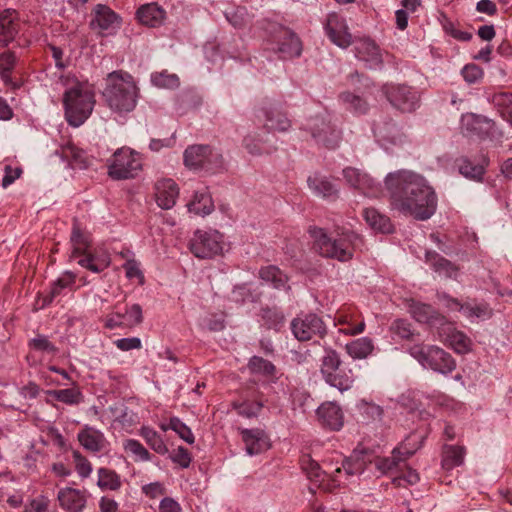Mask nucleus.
<instances>
[{"label":"nucleus","mask_w":512,"mask_h":512,"mask_svg":"<svg viewBox=\"0 0 512 512\" xmlns=\"http://www.w3.org/2000/svg\"><path fill=\"white\" fill-rule=\"evenodd\" d=\"M16 63V56L13 52L7 51L0 55V75L5 83L11 81L10 73Z\"/></svg>","instance_id":"obj_57"},{"label":"nucleus","mask_w":512,"mask_h":512,"mask_svg":"<svg viewBox=\"0 0 512 512\" xmlns=\"http://www.w3.org/2000/svg\"><path fill=\"white\" fill-rule=\"evenodd\" d=\"M277 52L283 59H289L300 56L302 52V43L299 37L289 29L281 28L278 36Z\"/></svg>","instance_id":"obj_21"},{"label":"nucleus","mask_w":512,"mask_h":512,"mask_svg":"<svg viewBox=\"0 0 512 512\" xmlns=\"http://www.w3.org/2000/svg\"><path fill=\"white\" fill-rule=\"evenodd\" d=\"M409 353L422 366L442 374H449L456 368L453 357L437 346L415 344L409 348Z\"/></svg>","instance_id":"obj_7"},{"label":"nucleus","mask_w":512,"mask_h":512,"mask_svg":"<svg viewBox=\"0 0 512 512\" xmlns=\"http://www.w3.org/2000/svg\"><path fill=\"white\" fill-rule=\"evenodd\" d=\"M382 91L390 104L402 112H412L418 105L417 92L410 86L385 84Z\"/></svg>","instance_id":"obj_12"},{"label":"nucleus","mask_w":512,"mask_h":512,"mask_svg":"<svg viewBox=\"0 0 512 512\" xmlns=\"http://www.w3.org/2000/svg\"><path fill=\"white\" fill-rule=\"evenodd\" d=\"M79 443L88 451L97 453L102 451L106 445L107 440L104 434L92 427H84L77 435Z\"/></svg>","instance_id":"obj_30"},{"label":"nucleus","mask_w":512,"mask_h":512,"mask_svg":"<svg viewBox=\"0 0 512 512\" xmlns=\"http://www.w3.org/2000/svg\"><path fill=\"white\" fill-rule=\"evenodd\" d=\"M363 217L367 224L374 230L382 233H391L393 231V225L390 219L374 208L364 209Z\"/></svg>","instance_id":"obj_38"},{"label":"nucleus","mask_w":512,"mask_h":512,"mask_svg":"<svg viewBox=\"0 0 512 512\" xmlns=\"http://www.w3.org/2000/svg\"><path fill=\"white\" fill-rule=\"evenodd\" d=\"M309 233L314 239L315 249L322 257L340 262L350 261L354 252L364 244L362 236L349 229L337 231L334 237L328 236L320 227H310Z\"/></svg>","instance_id":"obj_1"},{"label":"nucleus","mask_w":512,"mask_h":512,"mask_svg":"<svg viewBox=\"0 0 512 512\" xmlns=\"http://www.w3.org/2000/svg\"><path fill=\"white\" fill-rule=\"evenodd\" d=\"M367 462H372L365 453L354 452L350 457L346 458L341 467H337L332 473L333 482L339 484L338 474L344 470L347 476H354L361 474L365 468Z\"/></svg>","instance_id":"obj_25"},{"label":"nucleus","mask_w":512,"mask_h":512,"mask_svg":"<svg viewBox=\"0 0 512 512\" xmlns=\"http://www.w3.org/2000/svg\"><path fill=\"white\" fill-rule=\"evenodd\" d=\"M341 365L339 354L332 349H328L322 358L321 374L325 379L328 374L335 372Z\"/></svg>","instance_id":"obj_54"},{"label":"nucleus","mask_w":512,"mask_h":512,"mask_svg":"<svg viewBox=\"0 0 512 512\" xmlns=\"http://www.w3.org/2000/svg\"><path fill=\"white\" fill-rule=\"evenodd\" d=\"M267 140L260 138L256 132L246 135L243 139V145L249 154L259 156L264 153H271L275 147L267 146Z\"/></svg>","instance_id":"obj_43"},{"label":"nucleus","mask_w":512,"mask_h":512,"mask_svg":"<svg viewBox=\"0 0 512 512\" xmlns=\"http://www.w3.org/2000/svg\"><path fill=\"white\" fill-rule=\"evenodd\" d=\"M307 183L312 192L319 197L331 201L339 197L338 188L326 176L315 174L308 177Z\"/></svg>","instance_id":"obj_29"},{"label":"nucleus","mask_w":512,"mask_h":512,"mask_svg":"<svg viewBox=\"0 0 512 512\" xmlns=\"http://www.w3.org/2000/svg\"><path fill=\"white\" fill-rule=\"evenodd\" d=\"M458 168L459 172L465 176L466 178H470L473 180H481L482 176L484 175V167L479 164H472L471 161L466 158L462 157L458 159Z\"/></svg>","instance_id":"obj_50"},{"label":"nucleus","mask_w":512,"mask_h":512,"mask_svg":"<svg viewBox=\"0 0 512 512\" xmlns=\"http://www.w3.org/2000/svg\"><path fill=\"white\" fill-rule=\"evenodd\" d=\"M373 132L383 144L400 143L403 137L401 128L392 119L376 123Z\"/></svg>","instance_id":"obj_27"},{"label":"nucleus","mask_w":512,"mask_h":512,"mask_svg":"<svg viewBox=\"0 0 512 512\" xmlns=\"http://www.w3.org/2000/svg\"><path fill=\"white\" fill-rule=\"evenodd\" d=\"M259 277L271 283L275 289H281L286 286L288 277L277 266L269 265L259 270Z\"/></svg>","instance_id":"obj_44"},{"label":"nucleus","mask_w":512,"mask_h":512,"mask_svg":"<svg viewBox=\"0 0 512 512\" xmlns=\"http://www.w3.org/2000/svg\"><path fill=\"white\" fill-rule=\"evenodd\" d=\"M103 97L112 111L127 113L136 106L138 88L130 74L123 71H113L106 78Z\"/></svg>","instance_id":"obj_2"},{"label":"nucleus","mask_w":512,"mask_h":512,"mask_svg":"<svg viewBox=\"0 0 512 512\" xmlns=\"http://www.w3.org/2000/svg\"><path fill=\"white\" fill-rule=\"evenodd\" d=\"M93 19L90 22L92 29L109 30L118 23V15L107 5L97 4L93 8Z\"/></svg>","instance_id":"obj_31"},{"label":"nucleus","mask_w":512,"mask_h":512,"mask_svg":"<svg viewBox=\"0 0 512 512\" xmlns=\"http://www.w3.org/2000/svg\"><path fill=\"white\" fill-rule=\"evenodd\" d=\"M97 475V486L103 491H118L122 487L121 476L115 470L101 467L97 470Z\"/></svg>","instance_id":"obj_39"},{"label":"nucleus","mask_w":512,"mask_h":512,"mask_svg":"<svg viewBox=\"0 0 512 512\" xmlns=\"http://www.w3.org/2000/svg\"><path fill=\"white\" fill-rule=\"evenodd\" d=\"M460 130L465 137L484 140L495 136L496 125L485 116L467 113L461 117Z\"/></svg>","instance_id":"obj_11"},{"label":"nucleus","mask_w":512,"mask_h":512,"mask_svg":"<svg viewBox=\"0 0 512 512\" xmlns=\"http://www.w3.org/2000/svg\"><path fill=\"white\" fill-rule=\"evenodd\" d=\"M95 102L94 89L88 83L77 82L68 88L63 96L67 122L74 127L82 125L91 115Z\"/></svg>","instance_id":"obj_4"},{"label":"nucleus","mask_w":512,"mask_h":512,"mask_svg":"<svg viewBox=\"0 0 512 512\" xmlns=\"http://www.w3.org/2000/svg\"><path fill=\"white\" fill-rule=\"evenodd\" d=\"M187 206L190 212L200 216L210 214L214 208L212 198L206 192H196Z\"/></svg>","instance_id":"obj_42"},{"label":"nucleus","mask_w":512,"mask_h":512,"mask_svg":"<svg viewBox=\"0 0 512 512\" xmlns=\"http://www.w3.org/2000/svg\"><path fill=\"white\" fill-rule=\"evenodd\" d=\"M304 130L309 132L317 144L335 149L342 140V131L331 123L326 114H317L306 120Z\"/></svg>","instance_id":"obj_8"},{"label":"nucleus","mask_w":512,"mask_h":512,"mask_svg":"<svg viewBox=\"0 0 512 512\" xmlns=\"http://www.w3.org/2000/svg\"><path fill=\"white\" fill-rule=\"evenodd\" d=\"M223 238V235L216 230H196L190 239L189 249L199 259H212L222 254Z\"/></svg>","instance_id":"obj_9"},{"label":"nucleus","mask_w":512,"mask_h":512,"mask_svg":"<svg viewBox=\"0 0 512 512\" xmlns=\"http://www.w3.org/2000/svg\"><path fill=\"white\" fill-rule=\"evenodd\" d=\"M447 342L459 354L467 353L470 350L471 341L463 332L453 330L447 336Z\"/></svg>","instance_id":"obj_52"},{"label":"nucleus","mask_w":512,"mask_h":512,"mask_svg":"<svg viewBox=\"0 0 512 512\" xmlns=\"http://www.w3.org/2000/svg\"><path fill=\"white\" fill-rule=\"evenodd\" d=\"M391 331L398 335L401 339L409 340L413 336L411 324L404 319H396L391 325Z\"/></svg>","instance_id":"obj_62"},{"label":"nucleus","mask_w":512,"mask_h":512,"mask_svg":"<svg viewBox=\"0 0 512 512\" xmlns=\"http://www.w3.org/2000/svg\"><path fill=\"white\" fill-rule=\"evenodd\" d=\"M48 394L55 400L68 405L79 404L82 400V394L79 390L74 388H67L61 390H51Z\"/></svg>","instance_id":"obj_51"},{"label":"nucleus","mask_w":512,"mask_h":512,"mask_svg":"<svg viewBox=\"0 0 512 512\" xmlns=\"http://www.w3.org/2000/svg\"><path fill=\"white\" fill-rule=\"evenodd\" d=\"M300 465L303 472L311 481L318 482L322 479V475L325 474L318 462L312 459L310 455H303L300 458Z\"/></svg>","instance_id":"obj_49"},{"label":"nucleus","mask_w":512,"mask_h":512,"mask_svg":"<svg viewBox=\"0 0 512 512\" xmlns=\"http://www.w3.org/2000/svg\"><path fill=\"white\" fill-rule=\"evenodd\" d=\"M426 259L435 272L443 274L446 277H455L458 272V267L455 264L436 252H427Z\"/></svg>","instance_id":"obj_40"},{"label":"nucleus","mask_w":512,"mask_h":512,"mask_svg":"<svg viewBox=\"0 0 512 512\" xmlns=\"http://www.w3.org/2000/svg\"><path fill=\"white\" fill-rule=\"evenodd\" d=\"M60 506L69 512H82L86 506V495L74 488H64L58 492Z\"/></svg>","instance_id":"obj_26"},{"label":"nucleus","mask_w":512,"mask_h":512,"mask_svg":"<svg viewBox=\"0 0 512 512\" xmlns=\"http://www.w3.org/2000/svg\"><path fill=\"white\" fill-rule=\"evenodd\" d=\"M143 321L142 308L139 304L132 306H115V311L106 316L105 327L114 329L116 327L132 328Z\"/></svg>","instance_id":"obj_14"},{"label":"nucleus","mask_w":512,"mask_h":512,"mask_svg":"<svg viewBox=\"0 0 512 512\" xmlns=\"http://www.w3.org/2000/svg\"><path fill=\"white\" fill-rule=\"evenodd\" d=\"M58 153L74 169H85L90 163L87 153L72 143L63 145Z\"/></svg>","instance_id":"obj_32"},{"label":"nucleus","mask_w":512,"mask_h":512,"mask_svg":"<svg viewBox=\"0 0 512 512\" xmlns=\"http://www.w3.org/2000/svg\"><path fill=\"white\" fill-rule=\"evenodd\" d=\"M324 380L327 384L337 388L341 392L349 390L354 383L351 370L345 372L341 370L340 367L335 372L328 374Z\"/></svg>","instance_id":"obj_46"},{"label":"nucleus","mask_w":512,"mask_h":512,"mask_svg":"<svg viewBox=\"0 0 512 512\" xmlns=\"http://www.w3.org/2000/svg\"><path fill=\"white\" fill-rule=\"evenodd\" d=\"M356 57L367 63L371 69L381 68L383 65V55L379 46L374 40L365 37L359 38L354 45Z\"/></svg>","instance_id":"obj_18"},{"label":"nucleus","mask_w":512,"mask_h":512,"mask_svg":"<svg viewBox=\"0 0 512 512\" xmlns=\"http://www.w3.org/2000/svg\"><path fill=\"white\" fill-rule=\"evenodd\" d=\"M241 435L245 443L246 452L249 455L263 453L271 446L269 437L261 429H243Z\"/></svg>","instance_id":"obj_22"},{"label":"nucleus","mask_w":512,"mask_h":512,"mask_svg":"<svg viewBox=\"0 0 512 512\" xmlns=\"http://www.w3.org/2000/svg\"><path fill=\"white\" fill-rule=\"evenodd\" d=\"M263 325L267 329L279 331L285 322L284 314L275 308H264L261 314Z\"/></svg>","instance_id":"obj_48"},{"label":"nucleus","mask_w":512,"mask_h":512,"mask_svg":"<svg viewBox=\"0 0 512 512\" xmlns=\"http://www.w3.org/2000/svg\"><path fill=\"white\" fill-rule=\"evenodd\" d=\"M139 22L148 27H159L166 19V11L157 2L141 5L136 12Z\"/></svg>","instance_id":"obj_24"},{"label":"nucleus","mask_w":512,"mask_h":512,"mask_svg":"<svg viewBox=\"0 0 512 512\" xmlns=\"http://www.w3.org/2000/svg\"><path fill=\"white\" fill-rule=\"evenodd\" d=\"M290 329L294 337L301 342L315 337L324 338L327 328L323 320L314 313L300 315L291 321Z\"/></svg>","instance_id":"obj_10"},{"label":"nucleus","mask_w":512,"mask_h":512,"mask_svg":"<svg viewBox=\"0 0 512 512\" xmlns=\"http://www.w3.org/2000/svg\"><path fill=\"white\" fill-rule=\"evenodd\" d=\"M155 200L162 209H171L179 196V187L173 179L164 178L155 183Z\"/></svg>","instance_id":"obj_20"},{"label":"nucleus","mask_w":512,"mask_h":512,"mask_svg":"<svg viewBox=\"0 0 512 512\" xmlns=\"http://www.w3.org/2000/svg\"><path fill=\"white\" fill-rule=\"evenodd\" d=\"M169 427L171 430L176 432L178 436L183 439L188 444H193L195 442V437L191 431V429L183 423L177 417H171L169 420Z\"/></svg>","instance_id":"obj_56"},{"label":"nucleus","mask_w":512,"mask_h":512,"mask_svg":"<svg viewBox=\"0 0 512 512\" xmlns=\"http://www.w3.org/2000/svg\"><path fill=\"white\" fill-rule=\"evenodd\" d=\"M29 346L38 351H46L55 354L58 349L44 335H38L29 342Z\"/></svg>","instance_id":"obj_64"},{"label":"nucleus","mask_w":512,"mask_h":512,"mask_svg":"<svg viewBox=\"0 0 512 512\" xmlns=\"http://www.w3.org/2000/svg\"><path fill=\"white\" fill-rule=\"evenodd\" d=\"M325 30L329 39L341 48H347L352 43V35L348 32L346 21L337 13L327 16Z\"/></svg>","instance_id":"obj_17"},{"label":"nucleus","mask_w":512,"mask_h":512,"mask_svg":"<svg viewBox=\"0 0 512 512\" xmlns=\"http://www.w3.org/2000/svg\"><path fill=\"white\" fill-rule=\"evenodd\" d=\"M169 458L173 463L179 465L183 469L188 468L192 462L190 452L183 446H179L177 449H174L170 453Z\"/></svg>","instance_id":"obj_59"},{"label":"nucleus","mask_w":512,"mask_h":512,"mask_svg":"<svg viewBox=\"0 0 512 512\" xmlns=\"http://www.w3.org/2000/svg\"><path fill=\"white\" fill-rule=\"evenodd\" d=\"M265 117V127L271 131L284 132L291 127L284 107L280 103H268L262 108Z\"/></svg>","instance_id":"obj_19"},{"label":"nucleus","mask_w":512,"mask_h":512,"mask_svg":"<svg viewBox=\"0 0 512 512\" xmlns=\"http://www.w3.org/2000/svg\"><path fill=\"white\" fill-rule=\"evenodd\" d=\"M437 196L430 186V193H421L419 197L413 198L412 201L402 203V213L409 214L417 220H427L436 211Z\"/></svg>","instance_id":"obj_13"},{"label":"nucleus","mask_w":512,"mask_h":512,"mask_svg":"<svg viewBox=\"0 0 512 512\" xmlns=\"http://www.w3.org/2000/svg\"><path fill=\"white\" fill-rule=\"evenodd\" d=\"M151 82L158 88L174 89L179 86L178 76L167 71L153 73L151 75Z\"/></svg>","instance_id":"obj_53"},{"label":"nucleus","mask_w":512,"mask_h":512,"mask_svg":"<svg viewBox=\"0 0 512 512\" xmlns=\"http://www.w3.org/2000/svg\"><path fill=\"white\" fill-rule=\"evenodd\" d=\"M317 416L321 424L334 431L343 426V413L335 402H325L317 409Z\"/></svg>","instance_id":"obj_23"},{"label":"nucleus","mask_w":512,"mask_h":512,"mask_svg":"<svg viewBox=\"0 0 512 512\" xmlns=\"http://www.w3.org/2000/svg\"><path fill=\"white\" fill-rule=\"evenodd\" d=\"M140 435L156 453L160 455L168 453V447L163 438L153 428L143 426L140 429Z\"/></svg>","instance_id":"obj_47"},{"label":"nucleus","mask_w":512,"mask_h":512,"mask_svg":"<svg viewBox=\"0 0 512 512\" xmlns=\"http://www.w3.org/2000/svg\"><path fill=\"white\" fill-rule=\"evenodd\" d=\"M249 368L252 372L262 373L266 376H271L275 373V366L268 360L253 356L249 361Z\"/></svg>","instance_id":"obj_58"},{"label":"nucleus","mask_w":512,"mask_h":512,"mask_svg":"<svg viewBox=\"0 0 512 512\" xmlns=\"http://www.w3.org/2000/svg\"><path fill=\"white\" fill-rule=\"evenodd\" d=\"M71 258H79L78 264L93 273H100L110 265V257L107 254L92 253L90 236L81 231L78 224L74 223L71 238Z\"/></svg>","instance_id":"obj_5"},{"label":"nucleus","mask_w":512,"mask_h":512,"mask_svg":"<svg viewBox=\"0 0 512 512\" xmlns=\"http://www.w3.org/2000/svg\"><path fill=\"white\" fill-rule=\"evenodd\" d=\"M409 312L419 323L433 324L440 320V314L429 304L412 301L409 305Z\"/></svg>","instance_id":"obj_35"},{"label":"nucleus","mask_w":512,"mask_h":512,"mask_svg":"<svg viewBox=\"0 0 512 512\" xmlns=\"http://www.w3.org/2000/svg\"><path fill=\"white\" fill-rule=\"evenodd\" d=\"M15 11L5 10L0 15V43L8 45L18 33L19 23Z\"/></svg>","instance_id":"obj_33"},{"label":"nucleus","mask_w":512,"mask_h":512,"mask_svg":"<svg viewBox=\"0 0 512 512\" xmlns=\"http://www.w3.org/2000/svg\"><path fill=\"white\" fill-rule=\"evenodd\" d=\"M72 456L79 476L82 478L89 477L92 472V465L89 460L77 450L73 451Z\"/></svg>","instance_id":"obj_60"},{"label":"nucleus","mask_w":512,"mask_h":512,"mask_svg":"<svg viewBox=\"0 0 512 512\" xmlns=\"http://www.w3.org/2000/svg\"><path fill=\"white\" fill-rule=\"evenodd\" d=\"M343 177L346 183L367 197H377L380 193L379 186L365 172L353 167L343 169Z\"/></svg>","instance_id":"obj_16"},{"label":"nucleus","mask_w":512,"mask_h":512,"mask_svg":"<svg viewBox=\"0 0 512 512\" xmlns=\"http://www.w3.org/2000/svg\"><path fill=\"white\" fill-rule=\"evenodd\" d=\"M414 451L406 450L404 447L395 448L391 457H377L374 460L375 467L383 474L391 473L400 469V464L413 455Z\"/></svg>","instance_id":"obj_28"},{"label":"nucleus","mask_w":512,"mask_h":512,"mask_svg":"<svg viewBox=\"0 0 512 512\" xmlns=\"http://www.w3.org/2000/svg\"><path fill=\"white\" fill-rule=\"evenodd\" d=\"M336 321L338 324L346 325V327L339 329V331L345 335H358L365 329L363 320L357 321L355 313H350L344 309L337 313Z\"/></svg>","instance_id":"obj_36"},{"label":"nucleus","mask_w":512,"mask_h":512,"mask_svg":"<svg viewBox=\"0 0 512 512\" xmlns=\"http://www.w3.org/2000/svg\"><path fill=\"white\" fill-rule=\"evenodd\" d=\"M372 340L367 337L358 338L346 344L345 349L353 359H364L373 351Z\"/></svg>","instance_id":"obj_41"},{"label":"nucleus","mask_w":512,"mask_h":512,"mask_svg":"<svg viewBox=\"0 0 512 512\" xmlns=\"http://www.w3.org/2000/svg\"><path fill=\"white\" fill-rule=\"evenodd\" d=\"M385 185L390 193L393 207L400 212H402L403 202L412 201L421 193H430V186L426 179L407 170L389 173L385 178Z\"/></svg>","instance_id":"obj_3"},{"label":"nucleus","mask_w":512,"mask_h":512,"mask_svg":"<svg viewBox=\"0 0 512 512\" xmlns=\"http://www.w3.org/2000/svg\"><path fill=\"white\" fill-rule=\"evenodd\" d=\"M220 159L221 155L214 153L209 145H191L184 151V164L194 170L208 168Z\"/></svg>","instance_id":"obj_15"},{"label":"nucleus","mask_w":512,"mask_h":512,"mask_svg":"<svg viewBox=\"0 0 512 512\" xmlns=\"http://www.w3.org/2000/svg\"><path fill=\"white\" fill-rule=\"evenodd\" d=\"M108 175L114 180L136 177L142 170L141 155L128 148L117 149L107 161Z\"/></svg>","instance_id":"obj_6"},{"label":"nucleus","mask_w":512,"mask_h":512,"mask_svg":"<svg viewBox=\"0 0 512 512\" xmlns=\"http://www.w3.org/2000/svg\"><path fill=\"white\" fill-rule=\"evenodd\" d=\"M123 448L127 453L134 455L138 460L149 461L151 459L149 451L138 440H125Z\"/></svg>","instance_id":"obj_55"},{"label":"nucleus","mask_w":512,"mask_h":512,"mask_svg":"<svg viewBox=\"0 0 512 512\" xmlns=\"http://www.w3.org/2000/svg\"><path fill=\"white\" fill-rule=\"evenodd\" d=\"M340 101L345 108L350 112L358 115L366 114L369 110V105L361 96L351 92H343L339 95Z\"/></svg>","instance_id":"obj_45"},{"label":"nucleus","mask_w":512,"mask_h":512,"mask_svg":"<svg viewBox=\"0 0 512 512\" xmlns=\"http://www.w3.org/2000/svg\"><path fill=\"white\" fill-rule=\"evenodd\" d=\"M420 477L416 470L407 467L400 475L393 478V484L398 487H405L406 484L414 485L419 481Z\"/></svg>","instance_id":"obj_61"},{"label":"nucleus","mask_w":512,"mask_h":512,"mask_svg":"<svg viewBox=\"0 0 512 512\" xmlns=\"http://www.w3.org/2000/svg\"><path fill=\"white\" fill-rule=\"evenodd\" d=\"M76 282V275L73 272H64L56 281L51 285L50 292L43 297L42 307L48 306L52 301L59 296L64 289H72Z\"/></svg>","instance_id":"obj_34"},{"label":"nucleus","mask_w":512,"mask_h":512,"mask_svg":"<svg viewBox=\"0 0 512 512\" xmlns=\"http://www.w3.org/2000/svg\"><path fill=\"white\" fill-rule=\"evenodd\" d=\"M262 407L263 403L260 401H246L236 406L238 414L248 418L257 416Z\"/></svg>","instance_id":"obj_63"},{"label":"nucleus","mask_w":512,"mask_h":512,"mask_svg":"<svg viewBox=\"0 0 512 512\" xmlns=\"http://www.w3.org/2000/svg\"><path fill=\"white\" fill-rule=\"evenodd\" d=\"M465 448L456 445H444L441 465L445 470H451L464 462Z\"/></svg>","instance_id":"obj_37"}]
</instances>
